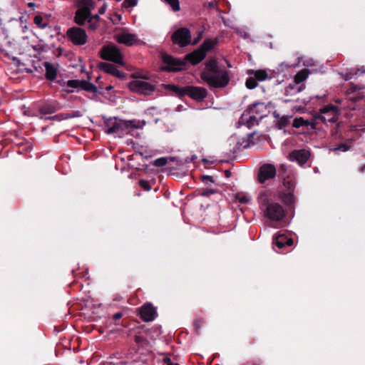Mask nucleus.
I'll use <instances>...</instances> for the list:
<instances>
[{"label": "nucleus", "mask_w": 365, "mask_h": 365, "mask_svg": "<svg viewBox=\"0 0 365 365\" xmlns=\"http://www.w3.org/2000/svg\"><path fill=\"white\" fill-rule=\"evenodd\" d=\"M361 73H364V72H365V70H361Z\"/></svg>", "instance_id": "603ef678"}, {"label": "nucleus", "mask_w": 365, "mask_h": 365, "mask_svg": "<svg viewBox=\"0 0 365 365\" xmlns=\"http://www.w3.org/2000/svg\"><path fill=\"white\" fill-rule=\"evenodd\" d=\"M67 86L73 89L84 90L93 93L98 92L97 86L87 81L70 80L67 82Z\"/></svg>", "instance_id": "f3484780"}, {"label": "nucleus", "mask_w": 365, "mask_h": 365, "mask_svg": "<svg viewBox=\"0 0 365 365\" xmlns=\"http://www.w3.org/2000/svg\"><path fill=\"white\" fill-rule=\"evenodd\" d=\"M139 185L146 191L151 190V186L148 180H140L139 181Z\"/></svg>", "instance_id": "c9c22d12"}, {"label": "nucleus", "mask_w": 365, "mask_h": 365, "mask_svg": "<svg viewBox=\"0 0 365 365\" xmlns=\"http://www.w3.org/2000/svg\"><path fill=\"white\" fill-rule=\"evenodd\" d=\"M114 16L119 21L121 19V15L120 14H115Z\"/></svg>", "instance_id": "49530a36"}, {"label": "nucleus", "mask_w": 365, "mask_h": 365, "mask_svg": "<svg viewBox=\"0 0 365 365\" xmlns=\"http://www.w3.org/2000/svg\"><path fill=\"white\" fill-rule=\"evenodd\" d=\"M274 243L279 249H282L285 246L292 245L293 240L287 234H280L274 239Z\"/></svg>", "instance_id": "bb28decb"}, {"label": "nucleus", "mask_w": 365, "mask_h": 365, "mask_svg": "<svg viewBox=\"0 0 365 365\" xmlns=\"http://www.w3.org/2000/svg\"><path fill=\"white\" fill-rule=\"evenodd\" d=\"M173 9L174 11H178L180 9L179 0H164Z\"/></svg>", "instance_id": "473e14b6"}, {"label": "nucleus", "mask_w": 365, "mask_h": 365, "mask_svg": "<svg viewBox=\"0 0 365 365\" xmlns=\"http://www.w3.org/2000/svg\"><path fill=\"white\" fill-rule=\"evenodd\" d=\"M19 21H24L23 16H20V17H19Z\"/></svg>", "instance_id": "8fccbe9b"}, {"label": "nucleus", "mask_w": 365, "mask_h": 365, "mask_svg": "<svg viewBox=\"0 0 365 365\" xmlns=\"http://www.w3.org/2000/svg\"><path fill=\"white\" fill-rule=\"evenodd\" d=\"M95 3L93 0H81L78 4V9L76 11L74 20L78 25H85L88 24V29L91 31H96L99 26V14H91L94 9Z\"/></svg>", "instance_id": "f03ea898"}, {"label": "nucleus", "mask_w": 365, "mask_h": 365, "mask_svg": "<svg viewBox=\"0 0 365 365\" xmlns=\"http://www.w3.org/2000/svg\"><path fill=\"white\" fill-rule=\"evenodd\" d=\"M113 87L112 86H108V87H107V88H106V90H107V91H110V90L113 89Z\"/></svg>", "instance_id": "09e8293b"}, {"label": "nucleus", "mask_w": 365, "mask_h": 365, "mask_svg": "<svg viewBox=\"0 0 365 365\" xmlns=\"http://www.w3.org/2000/svg\"><path fill=\"white\" fill-rule=\"evenodd\" d=\"M147 76L138 78L129 83V89L136 93L144 96L151 95L155 90V86L150 83L147 80Z\"/></svg>", "instance_id": "7ed1b4c3"}, {"label": "nucleus", "mask_w": 365, "mask_h": 365, "mask_svg": "<svg viewBox=\"0 0 365 365\" xmlns=\"http://www.w3.org/2000/svg\"><path fill=\"white\" fill-rule=\"evenodd\" d=\"M202 181L205 185H210L213 182V178L210 175H203L202 177Z\"/></svg>", "instance_id": "58836bf2"}, {"label": "nucleus", "mask_w": 365, "mask_h": 365, "mask_svg": "<svg viewBox=\"0 0 365 365\" xmlns=\"http://www.w3.org/2000/svg\"><path fill=\"white\" fill-rule=\"evenodd\" d=\"M68 38L76 46H82L86 43L87 34L84 29L73 26L68 29L66 32Z\"/></svg>", "instance_id": "9b49d317"}, {"label": "nucleus", "mask_w": 365, "mask_h": 365, "mask_svg": "<svg viewBox=\"0 0 365 365\" xmlns=\"http://www.w3.org/2000/svg\"><path fill=\"white\" fill-rule=\"evenodd\" d=\"M68 92H73V90H68Z\"/></svg>", "instance_id": "5fc2aeb1"}, {"label": "nucleus", "mask_w": 365, "mask_h": 365, "mask_svg": "<svg viewBox=\"0 0 365 365\" xmlns=\"http://www.w3.org/2000/svg\"><path fill=\"white\" fill-rule=\"evenodd\" d=\"M200 78L210 88H222L230 82L227 71L219 66L215 58H209L205 63V68L200 73Z\"/></svg>", "instance_id": "f257e3e1"}, {"label": "nucleus", "mask_w": 365, "mask_h": 365, "mask_svg": "<svg viewBox=\"0 0 365 365\" xmlns=\"http://www.w3.org/2000/svg\"><path fill=\"white\" fill-rule=\"evenodd\" d=\"M257 108H264V104L260 103L253 104L246 113H244L242 115V120H246L248 128L257 124L259 120L266 116V114L255 115Z\"/></svg>", "instance_id": "6e6552de"}, {"label": "nucleus", "mask_w": 365, "mask_h": 365, "mask_svg": "<svg viewBox=\"0 0 365 365\" xmlns=\"http://www.w3.org/2000/svg\"><path fill=\"white\" fill-rule=\"evenodd\" d=\"M168 87L175 92H178L180 88L175 85H169Z\"/></svg>", "instance_id": "a18cd8bd"}, {"label": "nucleus", "mask_w": 365, "mask_h": 365, "mask_svg": "<svg viewBox=\"0 0 365 365\" xmlns=\"http://www.w3.org/2000/svg\"><path fill=\"white\" fill-rule=\"evenodd\" d=\"M340 114L339 108L334 105H327L319 110L317 119L321 120L323 123H335Z\"/></svg>", "instance_id": "0eeeda50"}, {"label": "nucleus", "mask_w": 365, "mask_h": 365, "mask_svg": "<svg viewBox=\"0 0 365 365\" xmlns=\"http://www.w3.org/2000/svg\"><path fill=\"white\" fill-rule=\"evenodd\" d=\"M266 107L264 106V108H257V113L255 115H260V114H265Z\"/></svg>", "instance_id": "37998d69"}, {"label": "nucleus", "mask_w": 365, "mask_h": 365, "mask_svg": "<svg viewBox=\"0 0 365 365\" xmlns=\"http://www.w3.org/2000/svg\"><path fill=\"white\" fill-rule=\"evenodd\" d=\"M164 361H165V365H179L178 364L172 363L169 358H165Z\"/></svg>", "instance_id": "79ce46f5"}, {"label": "nucleus", "mask_w": 365, "mask_h": 365, "mask_svg": "<svg viewBox=\"0 0 365 365\" xmlns=\"http://www.w3.org/2000/svg\"><path fill=\"white\" fill-rule=\"evenodd\" d=\"M365 169V166L362 167V170H364Z\"/></svg>", "instance_id": "6e6d98bb"}, {"label": "nucleus", "mask_w": 365, "mask_h": 365, "mask_svg": "<svg viewBox=\"0 0 365 365\" xmlns=\"http://www.w3.org/2000/svg\"><path fill=\"white\" fill-rule=\"evenodd\" d=\"M168 163L166 158H159L154 160L153 165L156 167L165 166Z\"/></svg>", "instance_id": "f704fd0d"}, {"label": "nucleus", "mask_w": 365, "mask_h": 365, "mask_svg": "<svg viewBox=\"0 0 365 365\" xmlns=\"http://www.w3.org/2000/svg\"><path fill=\"white\" fill-rule=\"evenodd\" d=\"M43 48L40 44H37L35 46L29 45L26 47V55L31 58H34L36 59L30 60L31 62L34 63V66L36 70H37L38 67H41V60L42 58H43Z\"/></svg>", "instance_id": "4468645a"}, {"label": "nucleus", "mask_w": 365, "mask_h": 365, "mask_svg": "<svg viewBox=\"0 0 365 365\" xmlns=\"http://www.w3.org/2000/svg\"><path fill=\"white\" fill-rule=\"evenodd\" d=\"M349 146L347 145L346 144H341L338 147L333 148V150L334 151L339 150V151H342V152H346V151L349 150Z\"/></svg>", "instance_id": "4c0bfd02"}, {"label": "nucleus", "mask_w": 365, "mask_h": 365, "mask_svg": "<svg viewBox=\"0 0 365 365\" xmlns=\"http://www.w3.org/2000/svg\"><path fill=\"white\" fill-rule=\"evenodd\" d=\"M26 71H27L28 72H31V70H30V69H27V68H26Z\"/></svg>", "instance_id": "3c124183"}, {"label": "nucleus", "mask_w": 365, "mask_h": 365, "mask_svg": "<svg viewBox=\"0 0 365 365\" xmlns=\"http://www.w3.org/2000/svg\"><path fill=\"white\" fill-rule=\"evenodd\" d=\"M101 57L103 59L113 61L115 63L123 65V58L119 48L113 44L103 46L101 50Z\"/></svg>", "instance_id": "39448f33"}, {"label": "nucleus", "mask_w": 365, "mask_h": 365, "mask_svg": "<svg viewBox=\"0 0 365 365\" xmlns=\"http://www.w3.org/2000/svg\"><path fill=\"white\" fill-rule=\"evenodd\" d=\"M216 44V42L211 39H206L202 43L200 47L199 48L201 51H204L205 53L210 50H212Z\"/></svg>", "instance_id": "7c9ffc66"}, {"label": "nucleus", "mask_w": 365, "mask_h": 365, "mask_svg": "<svg viewBox=\"0 0 365 365\" xmlns=\"http://www.w3.org/2000/svg\"><path fill=\"white\" fill-rule=\"evenodd\" d=\"M123 120L116 118H110L105 120V133L113 134L115 137L121 138L126 135Z\"/></svg>", "instance_id": "423d86ee"}, {"label": "nucleus", "mask_w": 365, "mask_h": 365, "mask_svg": "<svg viewBox=\"0 0 365 365\" xmlns=\"http://www.w3.org/2000/svg\"><path fill=\"white\" fill-rule=\"evenodd\" d=\"M106 9H107V6H106V4H103V5L101 7V9H99V11H98V14L99 16L100 15H103L105 14L106 11Z\"/></svg>", "instance_id": "a19ab883"}, {"label": "nucleus", "mask_w": 365, "mask_h": 365, "mask_svg": "<svg viewBox=\"0 0 365 365\" xmlns=\"http://www.w3.org/2000/svg\"><path fill=\"white\" fill-rule=\"evenodd\" d=\"M257 108H264V104L260 103L253 104L246 113H244L242 115V120H246L248 128L257 124L259 120L266 116V114L255 115Z\"/></svg>", "instance_id": "1a4fd4ad"}, {"label": "nucleus", "mask_w": 365, "mask_h": 365, "mask_svg": "<svg viewBox=\"0 0 365 365\" xmlns=\"http://www.w3.org/2000/svg\"><path fill=\"white\" fill-rule=\"evenodd\" d=\"M123 316L121 312H117L113 315V319L115 320L120 319Z\"/></svg>", "instance_id": "c03bdc74"}, {"label": "nucleus", "mask_w": 365, "mask_h": 365, "mask_svg": "<svg viewBox=\"0 0 365 365\" xmlns=\"http://www.w3.org/2000/svg\"><path fill=\"white\" fill-rule=\"evenodd\" d=\"M46 68V78L48 80H54L58 74V64L45 61L42 63Z\"/></svg>", "instance_id": "393cba45"}, {"label": "nucleus", "mask_w": 365, "mask_h": 365, "mask_svg": "<svg viewBox=\"0 0 365 365\" xmlns=\"http://www.w3.org/2000/svg\"><path fill=\"white\" fill-rule=\"evenodd\" d=\"M138 4V0H125L123 6L125 8L133 7Z\"/></svg>", "instance_id": "e433bc0d"}, {"label": "nucleus", "mask_w": 365, "mask_h": 365, "mask_svg": "<svg viewBox=\"0 0 365 365\" xmlns=\"http://www.w3.org/2000/svg\"><path fill=\"white\" fill-rule=\"evenodd\" d=\"M140 315L144 322H152L157 317L158 313L156 308L152 304L147 303L141 307Z\"/></svg>", "instance_id": "4be33fe9"}, {"label": "nucleus", "mask_w": 365, "mask_h": 365, "mask_svg": "<svg viewBox=\"0 0 365 365\" xmlns=\"http://www.w3.org/2000/svg\"><path fill=\"white\" fill-rule=\"evenodd\" d=\"M235 198L240 203L246 204L250 201L251 196L247 192H240L235 195Z\"/></svg>", "instance_id": "2f4dec72"}, {"label": "nucleus", "mask_w": 365, "mask_h": 365, "mask_svg": "<svg viewBox=\"0 0 365 365\" xmlns=\"http://www.w3.org/2000/svg\"><path fill=\"white\" fill-rule=\"evenodd\" d=\"M276 175V168L272 164H264L262 165L259 170L258 180L260 183L272 179Z\"/></svg>", "instance_id": "a211bd4d"}, {"label": "nucleus", "mask_w": 365, "mask_h": 365, "mask_svg": "<svg viewBox=\"0 0 365 365\" xmlns=\"http://www.w3.org/2000/svg\"><path fill=\"white\" fill-rule=\"evenodd\" d=\"M292 126L294 128H299L302 126H311L315 127V123L313 120H305L302 117L295 118L292 122Z\"/></svg>", "instance_id": "c756f323"}, {"label": "nucleus", "mask_w": 365, "mask_h": 365, "mask_svg": "<svg viewBox=\"0 0 365 365\" xmlns=\"http://www.w3.org/2000/svg\"><path fill=\"white\" fill-rule=\"evenodd\" d=\"M351 78V76H350V75H348V74H347V75L345 76L344 79H345V81H348V80H349Z\"/></svg>", "instance_id": "de8ad7c7"}, {"label": "nucleus", "mask_w": 365, "mask_h": 365, "mask_svg": "<svg viewBox=\"0 0 365 365\" xmlns=\"http://www.w3.org/2000/svg\"><path fill=\"white\" fill-rule=\"evenodd\" d=\"M185 93L191 98L198 101L205 99L207 95L206 88L192 86H186Z\"/></svg>", "instance_id": "6ab92c4d"}, {"label": "nucleus", "mask_w": 365, "mask_h": 365, "mask_svg": "<svg viewBox=\"0 0 365 365\" xmlns=\"http://www.w3.org/2000/svg\"><path fill=\"white\" fill-rule=\"evenodd\" d=\"M101 68L106 73L111 74L118 78L124 79L126 77V74L123 71L118 70L116 66L113 64L103 63L101 65Z\"/></svg>", "instance_id": "b1692460"}, {"label": "nucleus", "mask_w": 365, "mask_h": 365, "mask_svg": "<svg viewBox=\"0 0 365 365\" xmlns=\"http://www.w3.org/2000/svg\"><path fill=\"white\" fill-rule=\"evenodd\" d=\"M126 135L129 134L133 129H141L145 125V121L141 120H123Z\"/></svg>", "instance_id": "c85d7f7f"}, {"label": "nucleus", "mask_w": 365, "mask_h": 365, "mask_svg": "<svg viewBox=\"0 0 365 365\" xmlns=\"http://www.w3.org/2000/svg\"><path fill=\"white\" fill-rule=\"evenodd\" d=\"M205 56L206 55L205 52L198 48L187 54L186 58L190 63L196 65L202 61L205 58Z\"/></svg>", "instance_id": "cd10ccee"}, {"label": "nucleus", "mask_w": 365, "mask_h": 365, "mask_svg": "<svg viewBox=\"0 0 365 365\" xmlns=\"http://www.w3.org/2000/svg\"><path fill=\"white\" fill-rule=\"evenodd\" d=\"M33 148V145L31 142L26 141L24 140V152L31 150Z\"/></svg>", "instance_id": "ea45409f"}, {"label": "nucleus", "mask_w": 365, "mask_h": 365, "mask_svg": "<svg viewBox=\"0 0 365 365\" xmlns=\"http://www.w3.org/2000/svg\"><path fill=\"white\" fill-rule=\"evenodd\" d=\"M285 215L284 208L277 202L269 204L264 210V216L272 221L282 220Z\"/></svg>", "instance_id": "f8f14e48"}, {"label": "nucleus", "mask_w": 365, "mask_h": 365, "mask_svg": "<svg viewBox=\"0 0 365 365\" xmlns=\"http://www.w3.org/2000/svg\"><path fill=\"white\" fill-rule=\"evenodd\" d=\"M190 32L187 28H180L175 31L173 36V41L181 47L185 46L190 43Z\"/></svg>", "instance_id": "dca6fc26"}, {"label": "nucleus", "mask_w": 365, "mask_h": 365, "mask_svg": "<svg viewBox=\"0 0 365 365\" xmlns=\"http://www.w3.org/2000/svg\"><path fill=\"white\" fill-rule=\"evenodd\" d=\"M114 38L118 43L127 46H133L141 43V41L138 38L136 34L130 33L126 29H123L120 32L117 33Z\"/></svg>", "instance_id": "9d476101"}, {"label": "nucleus", "mask_w": 365, "mask_h": 365, "mask_svg": "<svg viewBox=\"0 0 365 365\" xmlns=\"http://www.w3.org/2000/svg\"><path fill=\"white\" fill-rule=\"evenodd\" d=\"M309 73L307 69L299 71L294 77L292 83L285 88V94L287 96H294L301 92L305 88L304 81L307 78Z\"/></svg>", "instance_id": "20e7f679"}, {"label": "nucleus", "mask_w": 365, "mask_h": 365, "mask_svg": "<svg viewBox=\"0 0 365 365\" xmlns=\"http://www.w3.org/2000/svg\"><path fill=\"white\" fill-rule=\"evenodd\" d=\"M162 60L165 64L162 66V70L163 71H178L182 70L185 67V63L183 61L166 53L162 54Z\"/></svg>", "instance_id": "ddd939ff"}, {"label": "nucleus", "mask_w": 365, "mask_h": 365, "mask_svg": "<svg viewBox=\"0 0 365 365\" xmlns=\"http://www.w3.org/2000/svg\"><path fill=\"white\" fill-rule=\"evenodd\" d=\"M34 21L35 24L41 29H43L46 26V24L43 22V17L39 15L34 17Z\"/></svg>", "instance_id": "72a5a7b5"}, {"label": "nucleus", "mask_w": 365, "mask_h": 365, "mask_svg": "<svg viewBox=\"0 0 365 365\" xmlns=\"http://www.w3.org/2000/svg\"><path fill=\"white\" fill-rule=\"evenodd\" d=\"M5 52L6 56L13 61L14 66L19 67L21 64V59L17 56L22 54L21 48L20 46L15 48L14 50H6Z\"/></svg>", "instance_id": "a878e982"}, {"label": "nucleus", "mask_w": 365, "mask_h": 365, "mask_svg": "<svg viewBox=\"0 0 365 365\" xmlns=\"http://www.w3.org/2000/svg\"><path fill=\"white\" fill-rule=\"evenodd\" d=\"M284 186L287 188V192L282 193L281 198L284 203L292 205L295 202V197L294 195L295 183L292 180H284Z\"/></svg>", "instance_id": "aec40b11"}, {"label": "nucleus", "mask_w": 365, "mask_h": 365, "mask_svg": "<svg viewBox=\"0 0 365 365\" xmlns=\"http://www.w3.org/2000/svg\"><path fill=\"white\" fill-rule=\"evenodd\" d=\"M310 153L304 149L294 150L289 155V159L292 162L297 163L299 165H303L309 158Z\"/></svg>", "instance_id": "5701e85b"}, {"label": "nucleus", "mask_w": 365, "mask_h": 365, "mask_svg": "<svg viewBox=\"0 0 365 365\" xmlns=\"http://www.w3.org/2000/svg\"><path fill=\"white\" fill-rule=\"evenodd\" d=\"M352 101H356L365 97V86H359L351 83L346 91Z\"/></svg>", "instance_id": "412c9836"}, {"label": "nucleus", "mask_w": 365, "mask_h": 365, "mask_svg": "<svg viewBox=\"0 0 365 365\" xmlns=\"http://www.w3.org/2000/svg\"><path fill=\"white\" fill-rule=\"evenodd\" d=\"M17 153H18L19 154H21V151H20V150H18V151H17Z\"/></svg>", "instance_id": "864d4df0"}, {"label": "nucleus", "mask_w": 365, "mask_h": 365, "mask_svg": "<svg viewBox=\"0 0 365 365\" xmlns=\"http://www.w3.org/2000/svg\"><path fill=\"white\" fill-rule=\"evenodd\" d=\"M250 76L246 81V86L249 89H253L257 86V81H263L270 78L266 70H255L249 72Z\"/></svg>", "instance_id": "2eb2a0df"}]
</instances>
